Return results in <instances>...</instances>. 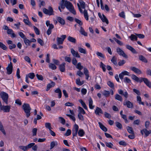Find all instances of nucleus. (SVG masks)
Returning a JSON list of instances; mask_svg holds the SVG:
<instances>
[{
  "label": "nucleus",
  "instance_id": "1",
  "mask_svg": "<svg viewBox=\"0 0 151 151\" xmlns=\"http://www.w3.org/2000/svg\"><path fill=\"white\" fill-rule=\"evenodd\" d=\"M64 2L65 6L67 9L73 14H76V12L72 3L68 1L67 0L65 1V0Z\"/></svg>",
  "mask_w": 151,
  "mask_h": 151
},
{
  "label": "nucleus",
  "instance_id": "2",
  "mask_svg": "<svg viewBox=\"0 0 151 151\" xmlns=\"http://www.w3.org/2000/svg\"><path fill=\"white\" fill-rule=\"evenodd\" d=\"M22 108L26 113L27 117H29L30 115V111L31 109L29 104H24L22 106Z\"/></svg>",
  "mask_w": 151,
  "mask_h": 151
},
{
  "label": "nucleus",
  "instance_id": "3",
  "mask_svg": "<svg viewBox=\"0 0 151 151\" xmlns=\"http://www.w3.org/2000/svg\"><path fill=\"white\" fill-rule=\"evenodd\" d=\"M43 12L45 14L49 16L54 15V11L53 9L51 6H49L48 9L44 8L43 9Z\"/></svg>",
  "mask_w": 151,
  "mask_h": 151
},
{
  "label": "nucleus",
  "instance_id": "4",
  "mask_svg": "<svg viewBox=\"0 0 151 151\" xmlns=\"http://www.w3.org/2000/svg\"><path fill=\"white\" fill-rule=\"evenodd\" d=\"M1 96L4 102L7 104L9 96L8 94L5 92H2L1 93Z\"/></svg>",
  "mask_w": 151,
  "mask_h": 151
},
{
  "label": "nucleus",
  "instance_id": "5",
  "mask_svg": "<svg viewBox=\"0 0 151 151\" xmlns=\"http://www.w3.org/2000/svg\"><path fill=\"white\" fill-rule=\"evenodd\" d=\"M116 50L117 53L119 55L126 58H128L127 55L124 53V51L119 47H117L116 48Z\"/></svg>",
  "mask_w": 151,
  "mask_h": 151
},
{
  "label": "nucleus",
  "instance_id": "6",
  "mask_svg": "<svg viewBox=\"0 0 151 151\" xmlns=\"http://www.w3.org/2000/svg\"><path fill=\"white\" fill-rule=\"evenodd\" d=\"M6 69L7 74L9 75L12 73V72L13 66L11 62H10V63L8 64Z\"/></svg>",
  "mask_w": 151,
  "mask_h": 151
},
{
  "label": "nucleus",
  "instance_id": "7",
  "mask_svg": "<svg viewBox=\"0 0 151 151\" xmlns=\"http://www.w3.org/2000/svg\"><path fill=\"white\" fill-rule=\"evenodd\" d=\"M123 105L124 106H127L128 108H133V103L127 100H125L124 102Z\"/></svg>",
  "mask_w": 151,
  "mask_h": 151
},
{
  "label": "nucleus",
  "instance_id": "8",
  "mask_svg": "<svg viewBox=\"0 0 151 151\" xmlns=\"http://www.w3.org/2000/svg\"><path fill=\"white\" fill-rule=\"evenodd\" d=\"M132 78L135 80L137 82H139V83H141L142 82V80L143 78H139L137 76L134 74H133L132 76Z\"/></svg>",
  "mask_w": 151,
  "mask_h": 151
},
{
  "label": "nucleus",
  "instance_id": "9",
  "mask_svg": "<svg viewBox=\"0 0 151 151\" xmlns=\"http://www.w3.org/2000/svg\"><path fill=\"white\" fill-rule=\"evenodd\" d=\"M10 108L9 106H3L1 109L3 110L4 112H8L9 111Z\"/></svg>",
  "mask_w": 151,
  "mask_h": 151
},
{
  "label": "nucleus",
  "instance_id": "10",
  "mask_svg": "<svg viewBox=\"0 0 151 151\" xmlns=\"http://www.w3.org/2000/svg\"><path fill=\"white\" fill-rule=\"evenodd\" d=\"M130 69L134 71L135 73L139 74L142 73V71L138 68H136L135 67H132L130 68Z\"/></svg>",
  "mask_w": 151,
  "mask_h": 151
},
{
  "label": "nucleus",
  "instance_id": "11",
  "mask_svg": "<svg viewBox=\"0 0 151 151\" xmlns=\"http://www.w3.org/2000/svg\"><path fill=\"white\" fill-rule=\"evenodd\" d=\"M71 52L74 57L78 58H80V56L78 52L77 51H75L73 48H71Z\"/></svg>",
  "mask_w": 151,
  "mask_h": 151
},
{
  "label": "nucleus",
  "instance_id": "12",
  "mask_svg": "<svg viewBox=\"0 0 151 151\" xmlns=\"http://www.w3.org/2000/svg\"><path fill=\"white\" fill-rule=\"evenodd\" d=\"M142 81H143L145 84L149 88H151V82L146 78H143Z\"/></svg>",
  "mask_w": 151,
  "mask_h": 151
},
{
  "label": "nucleus",
  "instance_id": "13",
  "mask_svg": "<svg viewBox=\"0 0 151 151\" xmlns=\"http://www.w3.org/2000/svg\"><path fill=\"white\" fill-rule=\"evenodd\" d=\"M95 114L96 115H99V114H103V111L102 109L100 108L96 107L95 111Z\"/></svg>",
  "mask_w": 151,
  "mask_h": 151
},
{
  "label": "nucleus",
  "instance_id": "14",
  "mask_svg": "<svg viewBox=\"0 0 151 151\" xmlns=\"http://www.w3.org/2000/svg\"><path fill=\"white\" fill-rule=\"evenodd\" d=\"M51 82L50 83H49L47 85L46 89V91H48L50 88L52 87H54L55 85V83L54 82L51 81Z\"/></svg>",
  "mask_w": 151,
  "mask_h": 151
},
{
  "label": "nucleus",
  "instance_id": "15",
  "mask_svg": "<svg viewBox=\"0 0 151 151\" xmlns=\"http://www.w3.org/2000/svg\"><path fill=\"white\" fill-rule=\"evenodd\" d=\"M65 63H63L62 64H61L59 67V68L61 72H64L65 70Z\"/></svg>",
  "mask_w": 151,
  "mask_h": 151
},
{
  "label": "nucleus",
  "instance_id": "16",
  "mask_svg": "<svg viewBox=\"0 0 151 151\" xmlns=\"http://www.w3.org/2000/svg\"><path fill=\"white\" fill-rule=\"evenodd\" d=\"M126 47L127 49L130 50L133 53H136L135 50L132 46L128 45H126Z\"/></svg>",
  "mask_w": 151,
  "mask_h": 151
},
{
  "label": "nucleus",
  "instance_id": "17",
  "mask_svg": "<svg viewBox=\"0 0 151 151\" xmlns=\"http://www.w3.org/2000/svg\"><path fill=\"white\" fill-rule=\"evenodd\" d=\"M55 92L58 93V98H60L62 96V92L59 88H57L55 90Z\"/></svg>",
  "mask_w": 151,
  "mask_h": 151
},
{
  "label": "nucleus",
  "instance_id": "18",
  "mask_svg": "<svg viewBox=\"0 0 151 151\" xmlns=\"http://www.w3.org/2000/svg\"><path fill=\"white\" fill-rule=\"evenodd\" d=\"M68 40L70 42L73 43H76V39L75 38L70 36L68 37Z\"/></svg>",
  "mask_w": 151,
  "mask_h": 151
},
{
  "label": "nucleus",
  "instance_id": "19",
  "mask_svg": "<svg viewBox=\"0 0 151 151\" xmlns=\"http://www.w3.org/2000/svg\"><path fill=\"white\" fill-rule=\"evenodd\" d=\"M78 49L79 52L81 53H83L84 54H86V50L81 47H78Z\"/></svg>",
  "mask_w": 151,
  "mask_h": 151
},
{
  "label": "nucleus",
  "instance_id": "20",
  "mask_svg": "<svg viewBox=\"0 0 151 151\" xmlns=\"http://www.w3.org/2000/svg\"><path fill=\"white\" fill-rule=\"evenodd\" d=\"M80 32L82 35L85 36H87L88 35L87 33L85 32L84 29L81 26L80 27Z\"/></svg>",
  "mask_w": 151,
  "mask_h": 151
},
{
  "label": "nucleus",
  "instance_id": "21",
  "mask_svg": "<svg viewBox=\"0 0 151 151\" xmlns=\"http://www.w3.org/2000/svg\"><path fill=\"white\" fill-rule=\"evenodd\" d=\"M93 100L91 98H90L89 99V106L90 108L91 109H93L94 106L92 105Z\"/></svg>",
  "mask_w": 151,
  "mask_h": 151
},
{
  "label": "nucleus",
  "instance_id": "22",
  "mask_svg": "<svg viewBox=\"0 0 151 151\" xmlns=\"http://www.w3.org/2000/svg\"><path fill=\"white\" fill-rule=\"evenodd\" d=\"M139 59L140 60L145 63H147V60L146 59L143 55H140L139 56Z\"/></svg>",
  "mask_w": 151,
  "mask_h": 151
},
{
  "label": "nucleus",
  "instance_id": "23",
  "mask_svg": "<svg viewBox=\"0 0 151 151\" xmlns=\"http://www.w3.org/2000/svg\"><path fill=\"white\" fill-rule=\"evenodd\" d=\"M57 20L61 24L64 25L65 24L64 20L60 17H57Z\"/></svg>",
  "mask_w": 151,
  "mask_h": 151
},
{
  "label": "nucleus",
  "instance_id": "24",
  "mask_svg": "<svg viewBox=\"0 0 151 151\" xmlns=\"http://www.w3.org/2000/svg\"><path fill=\"white\" fill-rule=\"evenodd\" d=\"M102 18L101 19L102 21L103 22H105L107 24H109V21L106 17L103 14H102Z\"/></svg>",
  "mask_w": 151,
  "mask_h": 151
},
{
  "label": "nucleus",
  "instance_id": "25",
  "mask_svg": "<svg viewBox=\"0 0 151 151\" xmlns=\"http://www.w3.org/2000/svg\"><path fill=\"white\" fill-rule=\"evenodd\" d=\"M58 145V142L57 141H52L50 143V149H51L54 147L55 146H57Z\"/></svg>",
  "mask_w": 151,
  "mask_h": 151
},
{
  "label": "nucleus",
  "instance_id": "26",
  "mask_svg": "<svg viewBox=\"0 0 151 151\" xmlns=\"http://www.w3.org/2000/svg\"><path fill=\"white\" fill-rule=\"evenodd\" d=\"M126 128L129 133L130 134H134V132L132 127L129 126H127L126 127Z\"/></svg>",
  "mask_w": 151,
  "mask_h": 151
},
{
  "label": "nucleus",
  "instance_id": "27",
  "mask_svg": "<svg viewBox=\"0 0 151 151\" xmlns=\"http://www.w3.org/2000/svg\"><path fill=\"white\" fill-rule=\"evenodd\" d=\"M99 126L100 127V128L104 131V132H106L107 129V128L105 127L100 122H99Z\"/></svg>",
  "mask_w": 151,
  "mask_h": 151
},
{
  "label": "nucleus",
  "instance_id": "28",
  "mask_svg": "<svg viewBox=\"0 0 151 151\" xmlns=\"http://www.w3.org/2000/svg\"><path fill=\"white\" fill-rule=\"evenodd\" d=\"M111 62L115 65H117L116 58L115 56H113L111 60Z\"/></svg>",
  "mask_w": 151,
  "mask_h": 151
},
{
  "label": "nucleus",
  "instance_id": "29",
  "mask_svg": "<svg viewBox=\"0 0 151 151\" xmlns=\"http://www.w3.org/2000/svg\"><path fill=\"white\" fill-rule=\"evenodd\" d=\"M144 133L145 134V137H147L151 133V130H147L146 129H144Z\"/></svg>",
  "mask_w": 151,
  "mask_h": 151
},
{
  "label": "nucleus",
  "instance_id": "30",
  "mask_svg": "<svg viewBox=\"0 0 151 151\" xmlns=\"http://www.w3.org/2000/svg\"><path fill=\"white\" fill-rule=\"evenodd\" d=\"M49 67L50 68L53 70H55L57 68L56 66L52 63H50L49 64Z\"/></svg>",
  "mask_w": 151,
  "mask_h": 151
},
{
  "label": "nucleus",
  "instance_id": "31",
  "mask_svg": "<svg viewBox=\"0 0 151 151\" xmlns=\"http://www.w3.org/2000/svg\"><path fill=\"white\" fill-rule=\"evenodd\" d=\"M79 102L82 105V106L86 109H87V107L85 103L81 99L79 100Z\"/></svg>",
  "mask_w": 151,
  "mask_h": 151
},
{
  "label": "nucleus",
  "instance_id": "32",
  "mask_svg": "<svg viewBox=\"0 0 151 151\" xmlns=\"http://www.w3.org/2000/svg\"><path fill=\"white\" fill-rule=\"evenodd\" d=\"M24 42L25 44L27 45H29L31 43V41L27 38H25L24 39Z\"/></svg>",
  "mask_w": 151,
  "mask_h": 151
},
{
  "label": "nucleus",
  "instance_id": "33",
  "mask_svg": "<svg viewBox=\"0 0 151 151\" xmlns=\"http://www.w3.org/2000/svg\"><path fill=\"white\" fill-rule=\"evenodd\" d=\"M26 76L31 79H33L35 77V75L34 73H29Z\"/></svg>",
  "mask_w": 151,
  "mask_h": 151
},
{
  "label": "nucleus",
  "instance_id": "34",
  "mask_svg": "<svg viewBox=\"0 0 151 151\" xmlns=\"http://www.w3.org/2000/svg\"><path fill=\"white\" fill-rule=\"evenodd\" d=\"M45 127L48 129H49V130H50L52 129V128L51 127V124L50 123L47 122L45 124Z\"/></svg>",
  "mask_w": 151,
  "mask_h": 151
},
{
  "label": "nucleus",
  "instance_id": "35",
  "mask_svg": "<svg viewBox=\"0 0 151 151\" xmlns=\"http://www.w3.org/2000/svg\"><path fill=\"white\" fill-rule=\"evenodd\" d=\"M78 133L79 136L81 137L83 136L85 134L83 130L82 129H80Z\"/></svg>",
  "mask_w": 151,
  "mask_h": 151
},
{
  "label": "nucleus",
  "instance_id": "36",
  "mask_svg": "<svg viewBox=\"0 0 151 151\" xmlns=\"http://www.w3.org/2000/svg\"><path fill=\"white\" fill-rule=\"evenodd\" d=\"M23 21L25 24L29 26H32L31 23L29 20V19H24Z\"/></svg>",
  "mask_w": 151,
  "mask_h": 151
},
{
  "label": "nucleus",
  "instance_id": "37",
  "mask_svg": "<svg viewBox=\"0 0 151 151\" xmlns=\"http://www.w3.org/2000/svg\"><path fill=\"white\" fill-rule=\"evenodd\" d=\"M115 99L119 101H122V97L118 94H116L115 96Z\"/></svg>",
  "mask_w": 151,
  "mask_h": 151
},
{
  "label": "nucleus",
  "instance_id": "38",
  "mask_svg": "<svg viewBox=\"0 0 151 151\" xmlns=\"http://www.w3.org/2000/svg\"><path fill=\"white\" fill-rule=\"evenodd\" d=\"M57 44L58 45L62 44H63V41L62 40L61 38L58 37L57 39Z\"/></svg>",
  "mask_w": 151,
  "mask_h": 151
},
{
  "label": "nucleus",
  "instance_id": "39",
  "mask_svg": "<svg viewBox=\"0 0 151 151\" xmlns=\"http://www.w3.org/2000/svg\"><path fill=\"white\" fill-rule=\"evenodd\" d=\"M0 130L5 135L6 133L5 132V130L3 128V127L1 123L0 122Z\"/></svg>",
  "mask_w": 151,
  "mask_h": 151
},
{
  "label": "nucleus",
  "instance_id": "40",
  "mask_svg": "<svg viewBox=\"0 0 151 151\" xmlns=\"http://www.w3.org/2000/svg\"><path fill=\"white\" fill-rule=\"evenodd\" d=\"M129 38L132 40H134L136 41L137 39V36L133 34H132L129 37Z\"/></svg>",
  "mask_w": 151,
  "mask_h": 151
},
{
  "label": "nucleus",
  "instance_id": "41",
  "mask_svg": "<svg viewBox=\"0 0 151 151\" xmlns=\"http://www.w3.org/2000/svg\"><path fill=\"white\" fill-rule=\"evenodd\" d=\"M115 124L116 127L119 129H121L122 128V124L118 122H116Z\"/></svg>",
  "mask_w": 151,
  "mask_h": 151
},
{
  "label": "nucleus",
  "instance_id": "42",
  "mask_svg": "<svg viewBox=\"0 0 151 151\" xmlns=\"http://www.w3.org/2000/svg\"><path fill=\"white\" fill-rule=\"evenodd\" d=\"M83 14L85 18L87 20L88 19V17L87 13V11L86 10H84L83 12Z\"/></svg>",
  "mask_w": 151,
  "mask_h": 151
},
{
  "label": "nucleus",
  "instance_id": "43",
  "mask_svg": "<svg viewBox=\"0 0 151 151\" xmlns=\"http://www.w3.org/2000/svg\"><path fill=\"white\" fill-rule=\"evenodd\" d=\"M113 39L120 45L122 46L123 45V43L121 41L117 40L115 37H114Z\"/></svg>",
  "mask_w": 151,
  "mask_h": 151
},
{
  "label": "nucleus",
  "instance_id": "44",
  "mask_svg": "<svg viewBox=\"0 0 151 151\" xmlns=\"http://www.w3.org/2000/svg\"><path fill=\"white\" fill-rule=\"evenodd\" d=\"M76 68L79 70H81L83 69V67L81 65V63H78L76 65Z\"/></svg>",
  "mask_w": 151,
  "mask_h": 151
},
{
  "label": "nucleus",
  "instance_id": "45",
  "mask_svg": "<svg viewBox=\"0 0 151 151\" xmlns=\"http://www.w3.org/2000/svg\"><path fill=\"white\" fill-rule=\"evenodd\" d=\"M137 100L139 102V103L140 104H142L143 105H144V103L143 102H142L141 101V98L139 96H137Z\"/></svg>",
  "mask_w": 151,
  "mask_h": 151
},
{
  "label": "nucleus",
  "instance_id": "46",
  "mask_svg": "<svg viewBox=\"0 0 151 151\" xmlns=\"http://www.w3.org/2000/svg\"><path fill=\"white\" fill-rule=\"evenodd\" d=\"M0 47L2 49L5 50H6L7 49L6 47L2 42H0Z\"/></svg>",
  "mask_w": 151,
  "mask_h": 151
},
{
  "label": "nucleus",
  "instance_id": "47",
  "mask_svg": "<svg viewBox=\"0 0 151 151\" xmlns=\"http://www.w3.org/2000/svg\"><path fill=\"white\" fill-rule=\"evenodd\" d=\"M33 27L35 33L37 35H40V32L39 29L35 26H33Z\"/></svg>",
  "mask_w": 151,
  "mask_h": 151
},
{
  "label": "nucleus",
  "instance_id": "48",
  "mask_svg": "<svg viewBox=\"0 0 151 151\" xmlns=\"http://www.w3.org/2000/svg\"><path fill=\"white\" fill-rule=\"evenodd\" d=\"M100 67L101 68H102L103 71L104 72H105L106 71V65L104 64L102 62H101L100 63Z\"/></svg>",
  "mask_w": 151,
  "mask_h": 151
},
{
  "label": "nucleus",
  "instance_id": "49",
  "mask_svg": "<svg viewBox=\"0 0 151 151\" xmlns=\"http://www.w3.org/2000/svg\"><path fill=\"white\" fill-rule=\"evenodd\" d=\"M110 92L109 91L104 90L103 93V95L106 97L109 96L110 94Z\"/></svg>",
  "mask_w": 151,
  "mask_h": 151
},
{
  "label": "nucleus",
  "instance_id": "50",
  "mask_svg": "<svg viewBox=\"0 0 151 151\" xmlns=\"http://www.w3.org/2000/svg\"><path fill=\"white\" fill-rule=\"evenodd\" d=\"M37 41L40 44V45L43 46L44 45V41L42 40L40 38H38L37 39Z\"/></svg>",
  "mask_w": 151,
  "mask_h": 151
},
{
  "label": "nucleus",
  "instance_id": "51",
  "mask_svg": "<svg viewBox=\"0 0 151 151\" xmlns=\"http://www.w3.org/2000/svg\"><path fill=\"white\" fill-rule=\"evenodd\" d=\"M105 144L107 147L111 148H112V147L113 146V144L111 142L108 143L106 142H105Z\"/></svg>",
  "mask_w": 151,
  "mask_h": 151
},
{
  "label": "nucleus",
  "instance_id": "52",
  "mask_svg": "<svg viewBox=\"0 0 151 151\" xmlns=\"http://www.w3.org/2000/svg\"><path fill=\"white\" fill-rule=\"evenodd\" d=\"M65 0H62L61 1V2L60 3V7L62 9H64L65 8V6L64 4V3H65Z\"/></svg>",
  "mask_w": 151,
  "mask_h": 151
},
{
  "label": "nucleus",
  "instance_id": "53",
  "mask_svg": "<svg viewBox=\"0 0 151 151\" xmlns=\"http://www.w3.org/2000/svg\"><path fill=\"white\" fill-rule=\"evenodd\" d=\"M76 83L79 86H81L83 84V83H82L81 81L79 78L76 79Z\"/></svg>",
  "mask_w": 151,
  "mask_h": 151
},
{
  "label": "nucleus",
  "instance_id": "54",
  "mask_svg": "<svg viewBox=\"0 0 151 151\" xmlns=\"http://www.w3.org/2000/svg\"><path fill=\"white\" fill-rule=\"evenodd\" d=\"M80 3L81 8L83 9H85L86 7L85 3L83 1H81L80 2Z\"/></svg>",
  "mask_w": 151,
  "mask_h": 151
},
{
  "label": "nucleus",
  "instance_id": "55",
  "mask_svg": "<svg viewBox=\"0 0 151 151\" xmlns=\"http://www.w3.org/2000/svg\"><path fill=\"white\" fill-rule=\"evenodd\" d=\"M78 109L79 111V113H81V114H85V112L84 109L81 107L79 106Z\"/></svg>",
  "mask_w": 151,
  "mask_h": 151
},
{
  "label": "nucleus",
  "instance_id": "56",
  "mask_svg": "<svg viewBox=\"0 0 151 151\" xmlns=\"http://www.w3.org/2000/svg\"><path fill=\"white\" fill-rule=\"evenodd\" d=\"M108 85L111 88H114V85L113 83L110 81L107 82Z\"/></svg>",
  "mask_w": 151,
  "mask_h": 151
},
{
  "label": "nucleus",
  "instance_id": "57",
  "mask_svg": "<svg viewBox=\"0 0 151 151\" xmlns=\"http://www.w3.org/2000/svg\"><path fill=\"white\" fill-rule=\"evenodd\" d=\"M19 148L24 151H26L28 149L27 146H20Z\"/></svg>",
  "mask_w": 151,
  "mask_h": 151
},
{
  "label": "nucleus",
  "instance_id": "58",
  "mask_svg": "<svg viewBox=\"0 0 151 151\" xmlns=\"http://www.w3.org/2000/svg\"><path fill=\"white\" fill-rule=\"evenodd\" d=\"M104 115L105 117L108 118V119H110L111 117V115L107 113L106 112H104Z\"/></svg>",
  "mask_w": 151,
  "mask_h": 151
},
{
  "label": "nucleus",
  "instance_id": "59",
  "mask_svg": "<svg viewBox=\"0 0 151 151\" xmlns=\"http://www.w3.org/2000/svg\"><path fill=\"white\" fill-rule=\"evenodd\" d=\"M75 22L78 24H79L80 26H81L83 24V23L81 21L75 18Z\"/></svg>",
  "mask_w": 151,
  "mask_h": 151
},
{
  "label": "nucleus",
  "instance_id": "60",
  "mask_svg": "<svg viewBox=\"0 0 151 151\" xmlns=\"http://www.w3.org/2000/svg\"><path fill=\"white\" fill-rule=\"evenodd\" d=\"M96 54L98 56L102 58H104V55L101 52H96Z\"/></svg>",
  "mask_w": 151,
  "mask_h": 151
},
{
  "label": "nucleus",
  "instance_id": "61",
  "mask_svg": "<svg viewBox=\"0 0 151 151\" xmlns=\"http://www.w3.org/2000/svg\"><path fill=\"white\" fill-rule=\"evenodd\" d=\"M126 63V61L124 60H120L118 63V65L119 66H121L123 65L124 64H125Z\"/></svg>",
  "mask_w": 151,
  "mask_h": 151
},
{
  "label": "nucleus",
  "instance_id": "62",
  "mask_svg": "<svg viewBox=\"0 0 151 151\" xmlns=\"http://www.w3.org/2000/svg\"><path fill=\"white\" fill-rule=\"evenodd\" d=\"M124 81L127 83H131V80L127 77H126L124 79Z\"/></svg>",
  "mask_w": 151,
  "mask_h": 151
},
{
  "label": "nucleus",
  "instance_id": "63",
  "mask_svg": "<svg viewBox=\"0 0 151 151\" xmlns=\"http://www.w3.org/2000/svg\"><path fill=\"white\" fill-rule=\"evenodd\" d=\"M59 119H60V123H61L63 124H64L65 123V120L63 117H59Z\"/></svg>",
  "mask_w": 151,
  "mask_h": 151
},
{
  "label": "nucleus",
  "instance_id": "64",
  "mask_svg": "<svg viewBox=\"0 0 151 151\" xmlns=\"http://www.w3.org/2000/svg\"><path fill=\"white\" fill-rule=\"evenodd\" d=\"M20 36L24 40L26 38L25 35L22 32H19L18 33Z\"/></svg>",
  "mask_w": 151,
  "mask_h": 151
}]
</instances>
